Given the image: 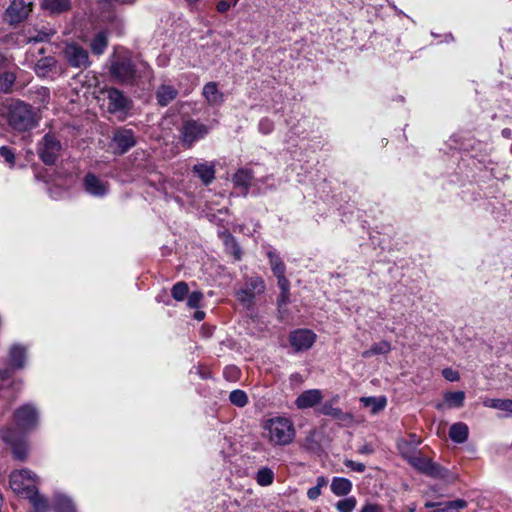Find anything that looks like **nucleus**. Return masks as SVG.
I'll use <instances>...</instances> for the list:
<instances>
[{
  "mask_svg": "<svg viewBox=\"0 0 512 512\" xmlns=\"http://www.w3.org/2000/svg\"><path fill=\"white\" fill-rule=\"evenodd\" d=\"M110 74L121 85L134 86L153 78V70L143 60L117 56L111 61Z\"/></svg>",
  "mask_w": 512,
  "mask_h": 512,
  "instance_id": "f257e3e1",
  "label": "nucleus"
},
{
  "mask_svg": "<svg viewBox=\"0 0 512 512\" xmlns=\"http://www.w3.org/2000/svg\"><path fill=\"white\" fill-rule=\"evenodd\" d=\"M263 436L273 446L289 445L295 437L293 422L282 416H276L262 423Z\"/></svg>",
  "mask_w": 512,
  "mask_h": 512,
  "instance_id": "f03ea898",
  "label": "nucleus"
},
{
  "mask_svg": "<svg viewBox=\"0 0 512 512\" xmlns=\"http://www.w3.org/2000/svg\"><path fill=\"white\" fill-rule=\"evenodd\" d=\"M9 125L20 132L28 131L37 124L32 107L23 101L10 104L8 110Z\"/></svg>",
  "mask_w": 512,
  "mask_h": 512,
  "instance_id": "7ed1b4c3",
  "label": "nucleus"
},
{
  "mask_svg": "<svg viewBox=\"0 0 512 512\" xmlns=\"http://www.w3.org/2000/svg\"><path fill=\"white\" fill-rule=\"evenodd\" d=\"M38 477L28 469L12 471L9 477L11 489L18 495L27 497L37 489Z\"/></svg>",
  "mask_w": 512,
  "mask_h": 512,
  "instance_id": "20e7f679",
  "label": "nucleus"
},
{
  "mask_svg": "<svg viewBox=\"0 0 512 512\" xmlns=\"http://www.w3.org/2000/svg\"><path fill=\"white\" fill-rule=\"evenodd\" d=\"M62 152V144L55 134L47 133L37 145L40 160L46 165H53Z\"/></svg>",
  "mask_w": 512,
  "mask_h": 512,
  "instance_id": "39448f33",
  "label": "nucleus"
},
{
  "mask_svg": "<svg viewBox=\"0 0 512 512\" xmlns=\"http://www.w3.org/2000/svg\"><path fill=\"white\" fill-rule=\"evenodd\" d=\"M208 132L209 128L205 124L191 119L183 123L180 130V139L183 146L191 148L195 142L203 139Z\"/></svg>",
  "mask_w": 512,
  "mask_h": 512,
  "instance_id": "423d86ee",
  "label": "nucleus"
},
{
  "mask_svg": "<svg viewBox=\"0 0 512 512\" xmlns=\"http://www.w3.org/2000/svg\"><path fill=\"white\" fill-rule=\"evenodd\" d=\"M265 291V283L261 277H250L243 288L237 291V300L246 308H250L255 302V296Z\"/></svg>",
  "mask_w": 512,
  "mask_h": 512,
  "instance_id": "0eeeda50",
  "label": "nucleus"
},
{
  "mask_svg": "<svg viewBox=\"0 0 512 512\" xmlns=\"http://www.w3.org/2000/svg\"><path fill=\"white\" fill-rule=\"evenodd\" d=\"M409 463L415 469L430 477L444 479L448 475V471L446 469L419 453L414 455Z\"/></svg>",
  "mask_w": 512,
  "mask_h": 512,
  "instance_id": "6e6552de",
  "label": "nucleus"
},
{
  "mask_svg": "<svg viewBox=\"0 0 512 512\" xmlns=\"http://www.w3.org/2000/svg\"><path fill=\"white\" fill-rule=\"evenodd\" d=\"M63 55L67 63L78 69H86L90 66L88 51L76 43H69L63 50Z\"/></svg>",
  "mask_w": 512,
  "mask_h": 512,
  "instance_id": "1a4fd4ad",
  "label": "nucleus"
},
{
  "mask_svg": "<svg viewBox=\"0 0 512 512\" xmlns=\"http://www.w3.org/2000/svg\"><path fill=\"white\" fill-rule=\"evenodd\" d=\"M31 11V2L13 0L4 13V19L10 25H17L27 19Z\"/></svg>",
  "mask_w": 512,
  "mask_h": 512,
  "instance_id": "9d476101",
  "label": "nucleus"
},
{
  "mask_svg": "<svg viewBox=\"0 0 512 512\" xmlns=\"http://www.w3.org/2000/svg\"><path fill=\"white\" fill-rule=\"evenodd\" d=\"M14 420L20 429L30 430L38 423L37 409L31 404H25L15 411Z\"/></svg>",
  "mask_w": 512,
  "mask_h": 512,
  "instance_id": "9b49d317",
  "label": "nucleus"
},
{
  "mask_svg": "<svg viewBox=\"0 0 512 512\" xmlns=\"http://www.w3.org/2000/svg\"><path fill=\"white\" fill-rule=\"evenodd\" d=\"M2 439L11 446L13 455L16 459L23 461L28 454L26 441L18 435L13 429H6L2 432Z\"/></svg>",
  "mask_w": 512,
  "mask_h": 512,
  "instance_id": "f8f14e48",
  "label": "nucleus"
},
{
  "mask_svg": "<svg viewBox=\"0 0 512 512\" xmlns=\"http://www.w3.org/2000/svg\"><path fill=\"white\" fill-rule=\"evenodd\" d=\"M316 340V334L308 329H298L291 332L289 341L295 351L308 350Z\"/></svg>",
  "mask_w": 512,
  "mask_h": 512,
  "instance_id": "ddd939ff",
  "label": "nucleus"
},
{
  "mask_svg": "<svg viewBox=\"0 0 512 512\" xmlns=\"http://www.w3.org/2000/svg\"><path fill=\"white\" fill-rule=\"evenodd\" d=\"M108 110L111 113L122 112L129 109V100L117 88L107 89Z\"/></svg>",
  "mask_w": 512,
  "mask_h": 512,
  "instance_id": "4468645a",
  "label": "nucleus"
},
{
  "mask_svg": "<svg viewBox=\"0 0 512 512\" xmlns=\"http://www.w3.org/2000/svg\"><path fill=\"white\" fill-rule=\"evenodd\" d=\"M112 141L117 147L118 154L126 153L136 144L134 133L129 129H121L116 131Z\"/></svg>",
  "mask_w": 512,
  "mask_h": 512,
  "instance_id": "2eb2a0df",
  "label": "nucleus"
},
{
  "mask_svg": "<svg viewBox=\"0 0 512 512\" xmlns=\"http://www.w3.org/2000/svg\"><path fill=\"white\" fill-rule=\"evenodd\" d=\"M83 182L85 191L93 196L102 197L108 191V185L92 173H88Z\"/></svg>",
  "mask_w": 512,
  "mask_h": 512,
  "instance_id": "dca6fc26",
  "label": "nucleus"
},
{
  "mask_svg": "<svg viewBox=\"0 0 512 512\" xmlns=\"http://www.w3.org/2000/svg\"><path fill=\"white\" fill-rule=\"evenodd\" d=\"M322 392L319 389H310L302 392L295 400L299 409H307L315 406L322 400Z\"/></svg>",
  "mask_w": 512,
  "mask_h": 512,
  "instance_id": "f3484780",
  "label": "nucleus"
},
{
  "mask_svg": "<svg viewBox=\"0 0 512 512\" xmlns=\"http://www.w3.org/2000/svg\"><path fill=\"white\" fill-rule=\"evenodd\" d=\"M319 412L326 416H331L332 418L349 425L353 422V416L350 413L343 412L340 408L334 407L332 402H325L319 409Z\"/></svg>",
  "mask_w": 512,
  "mask_h": 512,
  "instance_id": "a211bd4d",
  "label": "nucleus"
},
{
  "mask_svg": "<svg viewBox=\"0 0 512 512\" xmlns=\"http://www.w3.org/2000/svg\"><path fill=\"white\" fill-rule=\"evenodd\" d=\"M202 95L210 106H219L224 102V94L219 91L216 82H208L204 85Z\"/></svg>",
  "mask_w": 512,
  "mask_h": 512,
  "instance_id": "6ab92c4d",
  "label": "nucleus"
},
{
  "mask_svg": "<svg viewBox=\"0 0 512 512\" xmlns=\"http://www.w3.org/2000/svg\"><path fill=\"white\" fill-rule=\"evenodd\" d=\"M178 96V90L169 84H161L156 90V99L160 106H167Z\"/></svg>",
  "mask_w": 512,
  "mask_h": 512,
  "instance_id": "aec40b11",
  "label": "nucleus"
},
{
  "mask_svg": "<svg viewBox=\"0 0 512 512\" xmlns=\"http://www.w3.org/2000/svg\"><path fill=\"white\" fill-rule=\"evenodd\" d=\"M193 172L205 185H209L215 179L214 165L207 162L194 165Z\"/></svg>",
  "mask_w": 512,
  "mask_h": 512,
  "instance_id": "412c9836",
  "label": "nucleus"
},
{
  "mask_svg": "<svg viewBox=\"0 0 512 512\" xmlns=\"http://www.w3.org/2000/svg\"><path fill=\"white\" fill-rule=\"evenodd\" d=\"M9 358L13 367L22 369L26 360V348L19 344L13 345L9 350Z\"/></svg>",
  "mask_w": 512,
  "mask_h": 512,
  "instance_id": "4be33fe9",
  "label": "nucleus"
},
{
  "mask_svg": "<svg viewBox=\"0 0 512 512\" xmlns=\"http://www.w3.org/2000/svg\"><path fill=\"white\" fill-rule=\"evenodd\" d=\"M352 490V482L344 477H334L331 482V491L336 496H345Z\"/></svg>",
  "mask_w": 512,
  "mask_h": 512,
  "instance_id": "5701e85b",
  "label": "nucleus"
},
{
  "mask_svg": "<svg viewBox=\"0 0 512 512\" xmlns=\"http://www.w3.org/2000/svg\"><path fill=\"white\" fill-rule=\"evenodd\" d=\"M70 0H43L41 7L49 13H62L70 8Z\"/></svg>",
  "mask_w": 512,
  "mask_h": 512,
  "instance_id": "b1692460",
  "label": "nucleus"
},
{
  "mask_svg": "<svg viewBox=\"0 0 512 512\" xmlns=\"http://www.w3.org/2000/svg\"><path fill=\"white\" fill-rule=\"evenodd\" d=\"M450 438L456 443H463L468 437V427L464 423H455L449 430Z\"/></svg>",
  "mask_w": 512,
  "mask_h": 512,
  "instance_id": "393cba45",
  "label": "nucleus"
},
{
  "mask_svg": "<svg viewBox=\"0 0 512 512\" xmlns=\"http://www.w3.org/2000/svg\"><path fill=\"white\" fill-rule=\"evenodd\" d=\"M360 402L363 406L370 408L372 414H377L382 411L387 403L385 397H361Z\"/></svg>",
  "mask_w": 512,
  "mask_h": 512,
  "instance_id": "a878e982",
  "label": "nucleus"
},
{
  "mask_svg": "<svg viewBox=\"0 0 512 512\" xmlns=\"http://www.w3.org/2000/svg\"><path fill=\"white\" fill-rule=\"evenodd\" d=\"M253 179L252 172L248 169H239L233 176V183L244 188L247 192Z\"/></svg>",
  "mask_w": 512,
  "mask_h": 512,
  "instance_id": "bb28decb",
  "label": "nucleus"
},
{
  "mask_svg": "<svg viewBox=\"0 0 512 512\" xmlns=\"http://www.w3.org/2000/svg\"><path fill=\"white\" fill-rule=\"evenodd\" d=\"M56 66V60L54 57H44L38 60L35 65V73L40 77L47 76L52 69Z\"/></svg>",
  "mask_w": 512,
  "mask_h": 512,
  "instance_id": "cd10ccee",
  "label": "nucleus"
},
{
  "mask_svg": "<svg viewBox=\"0 0 512 512\" xmlns=\"http://www.w3.org/2000/svg\"><path fill=\"white\" fill-rule=\"evenodd\" d=\"M55 512H75L72 500L64 494H56L54 498Z\"/></svg>",
  "mask_w": 512,
  "mask_h": 512,
  "instance_id": "c85d7f7f",
  "label": "nucleus"
},
{
  "mask_svg": "<svg viewBox=\"0 0 512 512\" xmlns=\"http://www.w3.org/2000/svg\"><path fill=\"white\" fill-rule=\"evenodd\" d=\"M485 407L505 411L508 415L512 414V399H493L488 398L483 402Z\"/></svg>",
  "mask_w": 512,
  "mask_h": 512,
  "instance_id": "c756f323",
  "label": "nucleus"
},
{
  "mask_svg": "<svg viewBox=\"0 0 512 512\" xmlns=\"http://www.w3.org/2000/svg\"><path fill=\"white\" fill-rule=\"evenodd\" d=\"M29 499L30 503L34 508V512H47L49 508V504L47 499L38 493L36 489L30 495L26 497Z\"/></svg>",
  "mask_w": 512,
  "mask_h": 512,
  "instance_id": "7c9ffc66",
  "label": "nucleus"
},
{
  "mask_svg": "<svg viewBox=\"0 0 512 512\" xmlns=\"http://www.w3.org/2000/svg\"><path fill=\"white\" fill-rule=\"evenodd\" d=\"M91 50L95 55H101L104 53L108 46V39L105 32H99L91 41Z\"/></svg>",
  "mask_w": 512,
  "mask_h": 512,
  "instance_id": "2f4dec72",
  "label": "nucleus"
},
{
  "mask_svg": "<svg viewBox=\"0 0 512 512\" xmlns=\"http://www.w3.org/2000/svg\"><path fill=\"white\" fill-rule=\"evenodd\" d=\"M391 350V344L385 340L375 343L370 349L362 353V357L370 358L373 355L387 354Z\"/></svg>",
  "mask_w": 512,
  "mask_h": 512,
  "instance_id": "473e14b6",
  "label": "nucleus"
},
{
  "mask_svg": "<svg viewBox=\"0 0 512 512\" xmlns=\"http://www.w3.org/2000/svg\"><path fill=\"white\" fill-rule=\"evenodd\" d=\"M444 399L450 408H459L464 404L465 393L463 391L448 392L444 395Z\"/></svg>",
  "mask_w": 512,
  "mask_h": 512,
  "instance_id": "72a5a7b5",
  "label": "nucleus"
},
{
  "mask_svg": "<svg viewBox=\"0 0 512 512\" xmlns=\"http://www.w3.org/2000/svg\"><path fill=\"white\" fill-rule=\"evenodd\" d=\"M269 258V263L271 265V269L275 276L285 274L286 267L285 264L281 261L279 256L274 251H269L267 253Z\"/></svg>",
  "mask_w": 512,
  "mask_h": 512,
  "instance_id": "f704fd0d",
  "label": "nucleus"
},
{
  "mask_svg": "<svg viewBox=\"0 0 512 512\" xmlns=\"http://www.w3.org/2000/svg\"><path fill=\"white\" fill-rule=\"evenodd\" d=\"M16 80V75L13 72H4L0 74V92H11L12 86Z\"/></svg>",
  "mask_w": 512,
  "mask_h": 512,
  "instance_id": "c9c22d12",
  "label": "nucleus"
},
{
  "mask_svg": "<svg viewBox=\"0 0 512 512\" xmlns=\"http://www.w3.org/2000/svg\"><path fill=\"white\" fill-rule=\"evenodd\" d=\"M189 287L184 281L177 282L171 289V295L176 301H183L188 295Z\"/></svg>",
  "mask_w": 512,
  "mask_h": 512,
  "instance_id": "e433bc0d",
  "label": "nucleus"
},
{
  "mask_svg": "<svg viewBox=\"0 0 512 512\" xmlns=\"http://www.w3.org/2000/svg\"><path fill=\"white\" fill-rule=\"evenodd\" d=\"M274 473L271 469L264 467L261 468L256 475V481L261 486H268L273 483Z\"/></svg>",
  "mask_w": 512,
  "mask_h": 512,
  "instance_id": "4c0bfd02",
  "label": "nucleus"
},
{
  "mask_svg": "<svg viewBox=\"0 0 512 512\" xmlns=\"http://www.w3.org/2000/svg\"><path fill=\"white\" fill-rule=\"evenodd\" d=\"M229 400L233 405L242 408L247 405L248 396L243 390L236 389L230 392Z\"/></svg>",
  "mask_w": 512,
  "mask_h": 512,
  "instance_id": "58836bf2",
  "label": "nucleus"
},
{
  "mask_svg": "<svg viewBox=\"0 0 512 512\" xmlns=\"http://www.w3.org/2000/svg\"><path fill=\"white\" fill-rule=\"evenodd\" d=\"M398 450L401 453V455L408 460V462L411 460V458L417 454L415 445H412L410 442L406 440H400L397 444Z\"/></svg>",
  "mask_w": 512,
  "mask_h": 512,
  "instance_id": "ea45409f",
  "label": "nucleus"
},
{
  "mask_svg": "<svg viewBox=\"0 0 512 512\" xmlns=\"http://www.w3.org/2000/svg\"><path fill=\"white\" fill-rule=\"evenodd\" d=\"M356 498L355 497H347L336 503V509L339 512H353L356 507Z\"/></svg>",
  "mask_w": 512,
  "mask_h": 512,
  "instance_id": "a19ab883",
  "label": "nucleus"
},
{
  "mask_svg": "<svg viewBox=\"0 0 512 512\" xmlns=\"http://www.w3.org/2000/svg\"><path fill=\"white\" fill-rule=\"evenodd\" d=\"M0 155L4 158L5 162H7L10 167L15 165V154L12 149L7 146H1Z\"/></svg>",
  "mask_w": 512,
  "mask_h": 512,
  "instance_id": "79ce46f5",
  "label": "nucleus"
},
{
  "mask_svg": "<svg viewBox=\"0 0 512 512\" xmlns=\"http://www.w3.org/2000/svg\"><path fill=\"white\" fill-rule=\"evenodd\" d=\"M203 298V294L200 291H193L187 295V305L190 308H197Z\"/></svg>",
  "mask_w": 512,
  "mask_h": 512,
  "instance_id": "37998d69",
  "label": "nucleus"
},
{
  "mask_svg": "<svg viewBox=\"0 0 512 512\" xmlns=\"http://www.w3.org/2000/svg\"><path fill=\"white\" fill-rule=\"evenodd\" d=\"M258 129L259 131L262 133V134H269L273 131L274 129V124L273 122L268 119V118H263L260 120L259 124H258Z\"/></svg>",
  "mask_w": 512,
  "mask_h": 512,
  "instance_id": "c03bdc74",
  "label": "nucleus"
},
{
  "mask_svg": "<svg viewBox=\"0 0 512 512\" xmlns=\"http://www.w3.org/2000/svg\"><path fill=\"white\" fill-rule=\"evenodd\" d=\"M344 465L351 469L352 471H355V472H358V473H363L366 469V466L364 463H360V462H355L353 460H350V459H346L344 461Z\"/></svg>",
  "mask_w": 512,
  "mask_h": 512,
  "instance_id": "a18cd8bd",
  "label": "nucleus"
},
{
  "mask_svg": "<svg viewBox=\"0 0 512 512\" xmlns=\"http://www.w3.org/2000/svg\"><path fill=\"white\" fill-rule=\"evenodd\" d=\"M442 375L446 380H448L450 382H455L460 379V375H459L458 371H456L452 368L443 369Z\"/></svg>",
  "mask_w": 512,
  "mask_h": 512,
  "instance_id": "49530a36",
  "label": "nucleus"
},
{
  "mask_svg": "<svg viewBox=\"0 0 512 512\" xmlns=\"http://www.w3.org/2000/svg\"><path fill=\"white\" fill-rule=\"evenodd\" d=\"M445 507L447 508V510H451V509H463L467 506V502L465 500H462V499H457V500H454V501H448L446 503H444Z\"/></svg>",
  "mask_w": 512,
  "mask_h": 512,
  "instance_id": "de8ad7c7",
  "label": "nucleus"
},
{
  "mask_svg": "<svg viewBox=\"0 0 512 512\" xmlns=\"http://www.w3.org/2000/svg\"><path fill=\"white\" fill-rule=\"evenodd\" d=\"M276 277H277V283H278L280 290L282 292H284V294L286 292H289L290 291V283H289V280L285 277V274L278 275Z\"/></svg>",
  "mask_w": 512,
  "mask_h": 512,
  "instance_id": "09e8293b",
  "label": "nucleus"
},
{
  "mask_svg": "<svg viewBox=\"0 0 512 512\" xmlns=\"http://www.w3.org/2000/svg\"><path fill=\"white\" fill-rule=\"evenodd\" d=\"M50 35H51L50 33L40 31V32H37V34L35 36H29L28 42H35V43L44 42V41L49 40Z\"/></svg>",
  "mask_w": 512,
  "mask_h": 512,
  "instance_id": "8fccbe9b",
  "label": "nucleus"
},
{
  "mask_svg": "<svg viewBox=\"0 0 512 512\" xmlns=\"http://www.w3.org/2000/svg\"><path fill=\"white\" fill-rule=\"evenodd\" d=\"M360 512H383L382 506L373 503L365 504Z\"/></svg>",
  "mask_w": 512,
  "mask_h": 512,
  "instance_id": "3c124183",
  "label": "nucleus"
},
{
  "mask_svg": "<svg viewBox=\"0 0 512 512\" xmlns=\"http://www.w3.org/2000/svg\"><path fill=\"white\" fill-rule=\"evenodd\" d=\"M321 495V489L314 486L308 489L307 491V497L310 500H316Z\"/></svg>",
  "mask_w": 512,
  "mask_h": 512,
  "instance_id": "603ef678",
  "label": "nucleus"
},
{
  "mask_svg": "<svg viewBox=\"0 0 512 512\" xmlns=\"http://www.w3.org/2000/svg\"><path fill=\"white\" fill-rule=\"evenodd\" d=\"M233 6L232 4H230L229 2L227 1H220L218 4H217V10L218 12L220 13H224L226 11H228L230 9V7Z\"/></svg>",
  "mask_w": 512,
  "mask_h": 512,
  "instance_id": "864d4df0",
  "label": "nucleus"
},
{
  "mask_svg": "<svg viewBox=\"0 0 512 512\" xmlns=\"http://www.w3.org/2000/svg\"><path fill=\"white\" fill-rule=\"evenodd\" d=\"M373 451V447L370 444H364L358 449V453L360 454H371Z\"/></svg>",
  "mask_w": 512,
  "mask_h": 512,
  "instance_id": "5fc2aeb1",
  "label": "nucleus"
},
{
  "mask_svg": "<svg viewBox=\"0 0 512 512\" xmlns=\"http://www.w3.org/2000/svg\"><path fill=\"white\" fill-rule=\"evenodd\" d=\"M289 301V292H286L284 294V292L281 291L280 293V296L278 298V304L279 305H284L286 304L287 302Z\"/></svg>",
  "mask_w": 512,
  "mask_h": 512,
  "instance_id": "6e6d98bb",
  "label": "nucleus"
},
{
  "mask_svg": "<svg viewBox=\"0 0 512 512\" xmlns=\"http://www.w3.org/2000/svg\"><path fill=\"white\" fill-rule=\"evenodd\" d=\"M316 481H317L316 487H318V488H320V489H321L322 487L326 486V485H327V483H328L327 479H326L324 476H319V477H317V480H316Z\"/></svg>",
  "mask_w": 512,
  "mask_h": 512,
  "instance_id": "4d7b16f0",
  "label": "nucleus"
},
{
  "mask_svg": "<svg viewBox=\"0 0 512 512\" xmlns=\"http://www.w3.org/2000/svg\"><path fill=\"white\" fill-rule=\"evenodd\" d=\"M205 316V313L203 311H196L194 314V318L198 321L202 320Z\"/></svg>",
  "mask_w": 512,
  "mask_h": 512,
  "instance_id": "13d9d810",
  "label": "nucleus"
},
{
  "mask_svg": "<svg viewBox=\"0 0 512 512\" xmlns=\"http://www.w3.org/2000/svg\"><path fill=\"white\" fill-rule=\"evenodd\" d=\"M438 506H441L440 503H436V502H426L425 503V507L426 508H435V507H438Z\"/></svg>",
  "mask_w": 512,
  "mask_h": 512,
  "instance_id": "bf43d9fd",
  "label": "nucleus"
},
{
  "mask_svg": "<svg viewBox=\"0 0 512 512\" xmlns=\"http://www.w3.org/2000/svg\"><path fill=\"white\" fill-rule=\"evenodd\" d=\"M411 438H412V440H411V442H410V443H411L412 445H415V447H416V446L420 443V441H419V440H417V439L415 438V436H414V435H413V436H411Z\"/></svg>",
  "mask_w": 512,
  "mask_h": 512,
  "instance_id": "052dcab7",
  "label": "nucleus"
},
{
  "mask_svg": "<svg viewBox=\"0 0 512 512\" xmlns=\"http://www.w3.org/2000/svg\"><path fill=\"white\" fill-rule=\"evenodd\" d=\"M433 512H448V510L445 505H443V507L437 508Z\"/></svg>",
  "mask_w": 512,
  "mask_h": 512,
  "instance_id": "680f3d73",
  "label": "nucleus"
},
{
  "mask_svg": "<svg viewBox=\"0 0 512 512\" xmlns=\"http://www.w3.org/2000/svg\"><path fill=\"white\" fill-rule=\"evenodd\" d=\"M502 133L503 135L508 136L510 134V131L508 129H504Z\"/></svg>",
  "mask_w": 512,
  "mask_h": 512,
  "instance_id": "e2e57ef3",
  "label": "nucleus"
},
{
  "mask_svg": "<svg viewBox=\"0 0 512 512\" xmlns=\"http://www.w3.org/2000/svg\"><path fill=\"white\" fill-rule=\"evenodd\" d=\"M239 254H240V251H239V249H237V251L235 252V255H236L237 258H240Z\"/></svg>",
  "mask_w": 512,
  "mask_h": 512,
  "instance_id": "0e129e2a",
  "label": "nucleus"
},
{
  "mask_svg": "<svg viewBox=\"0 0 512 512\" xmlns=\"http://www.w3.org/2000/svg\"><path fill=\"white\" fill-rule=\"evenodd\" d=\"M239 0H232V5L235 6Z\"/></svg>",
  "mask_w": 512,
  "mask_h": 512,
  "instance_id": "69168bd1",
  "label": "nucleus"
},
{
  "mask_svg": "<svg viewBox=\"0 0 512 512\" xmlns=\"http://www.w3.org/2000/svg\"><path fill=\"white\" fill-rule=\"evenodd\" d=\"M189 3H195L197 2L198 0H187Z\"/></svg>",
  "mask_w": 512,
  "mask_h": 512,
  "instance_id": "338daca9",
  "label": "nucleus"
}]
</instances>
